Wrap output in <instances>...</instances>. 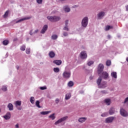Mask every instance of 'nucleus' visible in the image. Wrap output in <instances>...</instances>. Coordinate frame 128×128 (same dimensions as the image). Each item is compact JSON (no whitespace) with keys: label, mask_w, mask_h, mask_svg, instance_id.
I'll return each instance as SVG.
<instances>
[{"label":"nucleus","mask_w":128,"mask_h":128,"mask_svg":"<svg viewBox=\"0 0 128 128\" xmlns=\"http://www.w3.org/2000/svg\"><path fill=\"white\" fill-rule=\"evenodd\" d=\"M53 62L56 64V66H60L62 64V60H54L53 61Z\"/></svg>","instance_id":"nucleus-26"},{"label":"nucleus","mask_w":128,"mask_h":128,"mask_svg":"<svg viewBox=\"0 0 128 128\" xmlns=\"http://www.w3.org/2000/svg\"><path fill=\"white\" fill-rule=\"evenodd\" d=\"M8 40H4V42H3V44L4 46H8Z\"/></svg>","instance_id":"nucleus-45"},{"label":"nucleus","mask_w":128,"mask_h":128,"mask_svg":"<svg viewBox=\"0 0 128 128\" xmlns=\"http://www.w3.org/2000/svg\"><path fill=\"white\" fill-rule=\"evenodd\" d=\"M114 120H116V117L112 116L106 118L104 122L106 124H112Z\"/></svg>","instance_id":"nucleus-5"},{"label":"nucleus","mask_w":128,"mask_h":128,"mask_svg":"<svg viewBox=\"0 0 128 128\" xmlns=\"http://www.w3.org/2000/svg\"><path fill=\"white\" fill-rule=\"evenodd\" d=\"M26 54H30V48H26Z\"/></svg>","instance_id":"nucleus-41"},{"label":"nucleus","mask_w":128,"mask_h":128,"mask_svg":"<svg viewBox=\"0 0 128 128\" xmlns=\"http://www.w3.org/2000/svg\"><path fill=\"white\" fill-rule=\"evenodd\" d=\"M54 16V22H58L60 20V16Z\"/></svg>","instance_id":"nucleus-25"},{"label":"nucleus","mask_w":128,"mask_h":128,"mask_svg":"<svg viewBox=\"0 0 128 128\" xmlns=\"http://www.w3.org/2000/svg\"><path fill=\"white\" fill-rule=\"evenodd\" d=\"M128 102V97L125 98L124 100V104H126Z\"/></svg>","instance_id":"nucleus-54"},{"label":"nucleus","mask_w":128,"mask_h":128,"mask_svg":"<svg viewBox=\"0 0 128 128\" xmlns=\"http://www.w3.org/2000/svg\"><path fill=\"white\" fill-rule=\"evenodd\" d=\"M114 108L113 107H111L108 111L109 114H110V116H112V114H114Z\"/></svg>","instance_id":"nucleus-24"},{"label":"nucleus","mask_w":128,"mask_h":128,"mask_svg":"<svg viewBox=\"0 0 128 128\" xmlns=\"http://www.w3.org/2000/svg\"><path fill=\"white\" fill-rule=\"evenodd\" d=\"M36 1L38 4H42V0H36Z\"/></svg>","instance_id":"nucleus-46"},{"label":"nucleus","mask_w":128,"mask_h":128,"mask_svg":"<svg viewBox=\"0 0 128 128\" xmlns=\"http://www.w3.org/2000/svg\"><path fill=\"white\" fill-rule=\"evenodd\" d=\"M104 102L106 106H110L112 104V100L110 98H107L104 100Z\"/></svg>","instance_id":"nucleus-18"},{"label":"nucleus","mask_w":128,"mask_h":128,"mask_svg":"<svg viewBox=\"0 0 128 128\" xmlns=\"http://www.w3.org/2000/svg\"><path fill=\"white\" fill-rule=\"evenodd\" d=\"M90 80H92V77H90Z\"/></svg>","instance_id":"nucleus-59"},{"label":"nucleus","mask_w":128,"mask_h":128,"mask_svg":"<svg viewBox=\"0 0 128 128\" xmlns=\"http://www.w3.org/2000/svg\"><path fill=\"white\" fill-rule=\"evenodd\" d=\"M80 56L81 60H86L88 58V52L86 50H82L80 52Z\"/></svg>","instance_id":"nucleus-4"},{"label":"nucleus","mask_w":128,"mask_h":128,"mask_svg":"<svg viewBox=\"0 0 128 128\" xmlns=\"http://www.w3.org/2000/svg\"><path fill=\"white\" fill-rule=\"evenodd\" d=\"M2 118L5 120H10L12 118V113L10 112H6V114L2 116Z\"/></svg>","instance_id":"nucleus-7"},{"label":"nucleus","mask_w":128,"mask_h":128,"mask_svg":"<svg viewBox=\"0 0 128 128\" xmlns=\"http://www.w3.org/2000/svg\"><path fill=\"white\" fill-rule=\"evenodd\" d=\"M126 12H128V5H126Z\"/></svg>","instance_id":"nucleus-57"},{"label":"nucleus","mask_w":128,"mask_h":128,"mask_svg":"<svg viewBox=\"0 0 128 128\" xmlns=\"http://www.w3.org/2000/svg\"><path fill=\"white\" fill-rule=\"evenodd\" d=\"M112 28H114V27L112 26H106L105 27L104 30L106 32H108V30H112Z\"/></svg>","instance_id":"nucleus-27"},{"label":"nucleus","mask_w":128,"mask_h":128,"mask_svg":"<svg viewBox=\"0 0 128 128\" xmlns=\"http://www.w3.org/2000/svg\"><path fill=\"white\" fill-rule=\"evenodd\" d=\"M74 83L72 81H70L68 83V88H72V86H74Z\"/></svg>","instance_id":"nucleus-35"},{"label":"nucleus","mask_w":128,"mask_h":128,"mask_svg":"<svg viewBox=\"0 0 128 128\" xmlns=\"http://www.w3.org/2000/svg\"><path fill=\"white\" fill-rule=\"evenodd\" d=\"M54 102L56 104H58L60 103V98H56L55 99Z\"/></svg>","instance_id":"nucleus-43"},{"label":"nucleus","mask_w":128,"mask_h":128,"mask_svg":"<svg viewBox=\"0 0 128 128\" xmlns=\"http://www.w3.org/2000/svg\"><path fill=\"white\" fill-rule=\"evenodd\" d=\"M30 102H31L32 104H34V102H36V98L34 96H31L30 98Z\"/></svg>","instance_id":"nucleus-30"},{"label":"nucleus","mask_w":128,"mask_h":128,"mask_svg":"<svg viewBox=\"0 0 128 128\" xmlns=\"http://www.w3.org/2000/svg\"><path fill=\"white\" fill-rule=\"evenodd\" d=\"M20 50H22V52H24L26 50V46L25 45H22L20 46Z\"/></svg>","instance_id":"nucleus-40"},{"label":"nucleus","mask_w":128,"mask_h":128,"mask_svg":"<svg viewBox=\"0 0 128 128\" xmlns=\"http://www.w3.org/2000/svg\"><path fill=\"white\" fill-rule=\"evenodd\" d=\"M120 114L124 118H126L128 116V112L124 108H120Z\"/></svg>","instance_id":"nucleus-6"},{"label":"nucleus","mask_w":128,"mask_h":128,"mask_svg":"<svg viewBox=\"0 0 128 128\" xmlns=\"http://www.w3.org/2000/svg\"><path fill=\"white\" fill-rule=\"evenodd\" d=\"M68 22H70L68 20H66L64 22L65 26H68Z\"/></svg>","instance_id":"nucleus-47"},{"label":"nucleus","mask_w":128,"mask_h":128,"mask_svg":"<svg viewBox=\"0 0 128 128\" xmlns=\"http://www.w3.org/2000/svg\"><path fill=\"white\" fill-rule=\"evenodd\" d=\"M48 56L50 58H54L56 56V53L54 51H50L48 53Z\"/></svg>","instance_id":"nucleus-21"},{"label":"nucleus","mask_w":128,"mask_h":128,"mask_svg":"<svg viewBox=\"0 0 128 128\" xmlns=\"http://www.w3.org/2000/svg\"><path fill=\"white\" fill-rule=\"evenodd\" d=\"M2 112V110L0 108V113Z\"/></svg>","instance_id":"nucleus-60"},{"label":"nucleus","mask_w":128,"mask_h":128,"mask_svg":"<svg viewBox=\"0 0 128 128\" xmlns=\"http://www.w3.org/2000/svg\"><path fill=\"white\" fill-rule=\"evenodd\" d=\"M104 16H106V12L104 11H101L98 13L97 16L99 20H102Z\"/></svg>","instance_id":"nucleus-10"},{"label":"nucleus","mask_w":128,"mask_h":128,"mask_svg":"<svg viewBox=\"0 0 128 128\" xmlns=\"http://www.w3.org/2000/svg\"><path fill=\"white\" fill-rule=\"evenodd\" d=\"M39 88L40 90H48V87L46 86H40Z\"/></svg>","instance_id":"nucleus-38"},{"label":"nucleus","mask_w":128,"mask_h":128,"mask_svg":"<svg viewBox=\"0 0 128 128\" xmlns=\"http://www.w3.org/2000/svg\"><path fill=\"white\" fill-rule=\"evenodd\" d=\"M101 92H102V94H108V92H106V90H102Z\"/></svg>","instance_id":"nucleus-52"},{"label":"nucleus","mask_w":128,"mask_h":128,"mask_svg":"<svg viewBox=\"0 0 128 128\" xmlns=\"http://www.w3.org/2000/svg\"><path fill=\"white\" fill-rule=\"evenodd\" d=\"M107 38H108V40H110V38H112V36H110V35H108L107 36Z\"/></svg>","instance_id":"nucleus-55"},{"label":"nucleus","mask_w":128,"mask_h":128,"mask_svg":"<svg viewBox=\"0 0 128 128\" xmlns=\"http://www.w3.org/2000/svg\"><path fill=\"white\" fill-rule=\"evenodd\" d=\"M58 12V11L57 10H53L52 12V14H56Z\"/></svg>","instance_id":"nucleus-53"},{"label":"nucleus","mask_w":128,"mask_h":128,"mask_svg":"<svg viewBox=\"0 0 128 128\" xmlns=\"http://www.w3.org/2000/svg\"><path fill=\"white\" fill-rule=\"evenodd\" d=\"M1 90L2 92H7L8 91V86L4 85L1 87Z\"/></svg>","instance_id":"nucleus-32"},{"label":"nucleus","mask_w":128,"mask_h":128,"mask_svg":"<svg viewBox=\"0 0 128 128\" xmlns=\"http://www.w3.org/2000/svg\"><path fill=\"white\" fill-rule=\"evenodd\" d=\"M10 12L8 10H7L5 12L4 14L3 15V18H8V14H9Z\"/></svg>","instance_id":"nucleus-36"},{"label":"nucleus","mask_w":128,"mask_h":128,"mask_svg":"<svg viewBox=\"0 0 128 128\" xmlns=\"http://www.w3.org/2000/svg\"><path fill=\"white\" fill-rule=\"evenodd\" d=\"M106 66H112V61L110 60H107L106 61Z\"/></svg>","instance_id":"nucleus-37"},{"label":"nucleus","mask_w":128,"mask_h":128,"mask_svg":"<svg viewBox=\"0 0 128 128\" xmlns=\"http://www.w3.org/2000/svg\"><path fill=\"white\" fill-rule=\"evenodd\" d=\"M14 104L16 108L20 106H22V102L20 100H16L14 102Z\"/></svg>","instance_id":"nucleus-19"},{"label":"nucleus","mask_w":128,"mask_h":128,"mask_svg":"<svg viewBox=\"0 0 128 128\" xmlns=\"http://www.w3.org/2000/svg\"><path fill=\"white\" fill-rule=\"evenodd\" d=\"M30 17L28 16V17H24V18H22L20 19H19L18 20H16V24H18L20 22H24V20H30Z\"/></svg>","instance_id":"nucleus-12"},{"label":"nucleus","mask_w":128,"mask_h":128,"mask_svg":"<svg viewBox=\"0 0 128 128\" xmlns=\"http://www.w3.org/2000/svg\"><path fill=\"white\" fill-rule=\"evenodd\" d=\"M88 118L86 117H81L78 118V122H80V124H84L86 122Z\"/></svg>","instance_id":"nucleus-13"},{"label":"nucleus","mask_w":128,"mask_h":128,"mask_svg":"<svg viewBox=\"0 0 128 128\" xmlns=\"http://www.w3.org/2000/svg\"><path fill=\"white\" fill-rule=\"evenodd\" d=\"M72 98V94L70 92H68L65 95L66 100H68Z\"/></svg>","instance_id":"nucleus-23"},{"label":"nucleus","mask_w":128,"mask_h":128,"mask_svg":"<svg viewBox=\"0 0 128 128\" xmlns=\"http://www.w3.org/2000/svg\"><path fill=\"white\" fill-rule=\"evenodd\" d=\"M78 8V5H74L72 6V8Z\"/></svg>","instance_id":"nucleus-51"},{"label":"nucleus","mask_w":128,"mask_h":128,"mask_svg":"<svg viewBox=\"0 0 128 128\" xmlns=\"http://www.w3.org/2000/svg\"><path fill=\"white\" fill-rule=\"evenodd\" d=\"M102 76L104 80H108L110 78V75L108 72H104L102 73Z\"/></svg>","instance_id":"nucleus-15"},{"label":"nucleus","mask_w":128,"mask_h":128,"mask_svg":"<svg viewBox=\"0 0 128 128\" xmlns=\"http://www.w3.org/2000/svg\"><path fill=\"white\" fill-rule=\"evenodd\" d=\"M126 60L128 62V57L126 58Z\"/></svg>","instance_id":"nucleus-58"},{"label":"nucleus","mask_w":128,"mask_h":128,"mask_svg":"<svg viewBox=\"0 0 128 128\" xmlns=\"http://www.w3.org/2000/svg\"><path fill=\"white\" fill-rule=\"evenodd\" d=\"M63 10L65 12H70V7L68 5H65L63 6Z\"/></svg>","instance_id":"nucleus-14"},{"label":"nucleus","mask_w":128,"mask_h":128,"mask_svg":"<svg viewBox=\"0 0 128 128\" xmlns=\"http://www.w3.org/2000/svg\"><path fill=\"white\" fill-rule=\"evenodd\" d=\"M18 108V110H22V108H20V106H18V108Z\"/></svg>","instance_id":"nucleus-56"},{"label":"nucleus","mask_w":128,"mask_h":128,"mask_svg":"<svg viewBox=\"0 0 128 128\" xmlns=\"http://www.w3.org/2000/svg\"><path fill=\"white\" fill-rule=\"evenodd\" d=\"M29 34H30V36H34V34H36L34 33V30H31L30 31Z\"/></svg>","instance_id":"nucleus-44"},{"label":"nucleus","mask_w":128,"mask_h":128,"mask_svg":"<svg viewBox=\"0 0 128 128\" xmlns=\"http://www.w3.org/2000/svg\"><path fill=\"white\" fill-rule=\"evenodd\" d=\"M108 116V112H104L102 114H101V116H102V118H106Z\"/></svg>","instance_id":"nucleus-39"},{"label":"nucleus","mask_w":128,"mask_h":128,"mask_svg":"<svg viewBox=\"0 0 128 128\" xmlns=\"http://www.w3.org/2000/svg\"><path fill=\"white\" fill-rule=\"evenodd\" d=\"M68 116H65L64 117H62V118H60V119L58 120L57 121H56L54 124V126H58V124H62V122H64V120H68Z\"/></svg>","instance_id":"nucleus-3"},{"label":"nucleus","mask_w":128,"mask_h":128,"mask_svg":"<svg viewBox=\"0 0 128 128\" xmlns=\"http://www.w3.org/2000/svg\"><path fill=\"white\" fill-rule=\"evenodd\" d=\"M48 24L44 25L40 31V33L42 34H46V32L48 30Z\"/></svg>","instance_id":"nucleus-16"},{"label":"nucleus","mask_w":128,"mask_h":128,"mask_svg":"<svg viewBox=\"0 0 128 128\" xmlns=\"http://www.w3.org/2000/svg\"><path fill=\"white\" fill-rule=\"evenodd\" d=\"M53 71L56 73V74H58L60 72V69L59 68L56 67L53 68Z\"/></svg>","instance_id":"nucleus-31"},{"label":"nucleus","mask_w":128,"mask_h":128,"mask_svg":"<svg viewBox=\"0 0 128 128\" xmlns=\"http://www.w3.org/2000/svg\"><path fill=\"white\" fill-rule=\"evenodd\" d=\"M62 76L64 78H70V72L64 70L63 72Z\"/></svg>","instance_id":"nucleus-8"},{"label":"nucleus","mask_w":128,"mask_h":128,"mask_svg":"<svg viewBox=\"0 0 128 128\" xmlns=\"http://www.w3.org/2000/svg\"><path fill=\"white\" fill-rule=\"evenodd\" d=\"M52 112V111H42L40 112V116H48V114H50Z\"/></svg>","instance_id":"nucleus-17"},{"label":"nucleus","mask_w":128,"mask_h":128,"mask_svg":"<svg viewBox=\"0 0 128 128\" xmlns=\"http://www.w3.org/2000/svg\"><path fill=\"white\" fill-rule=\"evenodd\" d=\"M104 66L102 64H100L98 66V74H100L102 70H104Z\"/></svg>","instance_id":"nucleus-11"},{"label":"nucleus","mask_w":128,"mask_h":128,"mask_svg":"<svg viewBox=\"0 0 128 128\" xmlns=\"http://www.w3.org/2000/svg\"><path fill=\"white\" fill-rule=\"evenodd\" d=\"M63 30H66V32H69L70 31V28H68V26H64Z\"/></svg>","instance_id":"nucleus-42"},{"label":"nucleus","mask_w":128,"mask_h":128,"mask_svg":"<svg viewBox=\"0 0 128 128\" xmlns=\"http://www.w3.org/2000/svg\"><path fill=\"white\" fill-rule=\"evenodd\" d=\"M40 32V30L38 29H36L35 30H34V34H38V32Z\"/></svg>","instance_id":"nucleus-50"},{"label":"nucleus","mask_w":128,"mask_h":128,"mask_svg":"<svg viewBox=\"0 0 128 128\" xmlns=\"http://www.w3.org/2000/svg\"><path fill=\"white\" fill-rule=\"evenodd\" d=\"M110 76L112 80H116L118 78V72H116L112 71L110 73Z\"/></svg>","instance_id":"nucleus-9"},{"label":"nucleus","mask_w":128,"mask_h":128,"mask_svg":"<svg viewBox=\"0 0 128 128\" xmlns=\"http://www.w3.org/2000/svg\"><path fill=\"white\" fill-rule=\"evenodd\" d=\"M58 38V36L57 34H52L51 36L52 40H57Z\"/></svg>","instance_id":"nucleus-34"},{"label":"nucleus","mask_w":128,"mask_h":128,"mask_svg":"<svg viewBox=\"0 0 128 128\" xmlns=\"http://www.w3.org/2000/svg\"><path fill=\"white\" fill-rule=\"evenodd\" d=\"M102 78L99 77L97 80V84L99 88H106V81L102 82Z\"/></svg>","instance_id":"nucleus-1"},{"label":"nucleus","mask_w":128,"mask_h":128,"mask_svg":"<svg viewBox=\"0 0 128 128\" xmlns=\"http://www.w3.org/2000/svg\"><path fill=\"white\" fill-rule=\"evenodd\" d=\"M15 128H20V124L18 123H17L14 126Z\"/></svg>","instance_id":"nucleus-49"},{"label":"nucleus","mask_w":128,"mask_h":128,"mask_svg":"<svg viewBox=\"0 0 128 128\" xmlns=\"http://www.w3.org/2000/svg\"><path fill=\"white\" fill-rule=\"evenodd\" d=\"M7 108L10 112L14 110V105L12 103H9L7 106Z\"/></svg>","instance_id":"nucleus-22"},{"label":"nucleus","mask_w":128,"mask_h":128,"mask_svg":"<svg viewBox=\"0 0 128 128\" xmlns=\"http://www.w3.org/2000/svg\"><path fill=\"white\" fill-rule=\"evenodd\" d=\"M47 97L50 98V96H48Z\"/></svg>","instance_id":"nucleus-61"},{"label":"nucleus","mask_w":128,"mask_h":128,"mask_svg":"<svg viewBox=\"0 0 128 128\" xmlns=\"http://www.w3.org/2000/svg\"><path fill=\"white\" fill-rule=\"evenodd\" d=\"M56 114L54 113L49 115L48 116V118H50V120H56Z\"/></svg>","instance_id":"nucleus-20"},{"label":"nucleus","mask_w":128,"mask_h":128,"mask_svg":"<svg viewBox=\"0 0 128 128\" xmlns=\"http://www.w3.org/2000/svg\"><path fill=\"white\" fill-rule=\"evenodd\" d=\"M46 18L50 22H54V16H46Z\"/></svg>","instance_id":"nucleus-29"},{"label":"nucleus","mask_w":128,"mask_h":128,"mask_svg":"<svg viewBox=\"0 0 128 128\" xmlns=\"http://www.w3.org/2000/svg\"><path fill=\"white\" fill-rule=\"evenodd\" d=\"M40 102L39 100H36L35 102V104L36 106L38 108H41L42 106H40Z\"/></svg>","instance_id":"nucleus-33"},{"label":"nucleus","mask_w":128,"mask_h":128,"mask_svg":"<svg viewBox=\"0 0 128 128\" xmlns=\"http://www.w3.org/2000/svg\"><path fill=\"white\" fill-rule=\"evenodd\" d=\"M94 64V61L92 60H89L87 62V65L88 66H92Z\"/></svg>","instance_id":"nucleus-28"},{"label":"nucleus","mask_w":128,"mask_h":128,"mask_svg":"<svg viewBox=\"0 0 128 128\" xmlns=\"http://www.w3.org/2000/svg\"><path fill=\"white\" fill-rule=\"evenodd\" d=\"M63 36H68V32H63Z\"/></svg>","instance_id":"nucleus-48"},{"label":"nucleus","mask_w":128,"mask_h":128,"mask_svg":"<svg viewBox=\"0 0 128 128\" xmlns=\"http://www.w3.org/2000/svg\"><path fill=\"white\" fill-rule=\"evenodd\" d=\"M88 17L85 16L82 19L81 26L82 28H86L88 26Z\"/></svg>","instance_id":"nucleus-2"}]
</instances>
